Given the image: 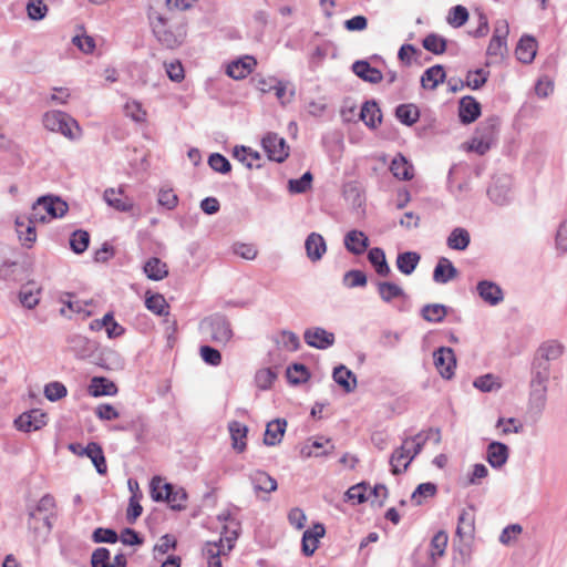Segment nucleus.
I'll return each mask as SVG.
<instances>
[{
    "mask_svg": "<svg viewBox=\"0 0 567 567\" xmlns=\"http://www.w3.org/2000/svg\"><path fill=\"white\" fill-rule=\"evenodd\" d=\"M421 257L415 251L401 252L396 257V267L403 275H411L419 265Z\"/></svg>",
    "mask_w": 567,
    "mask_h": 567,
    "instance_id": "obj_41",
    "label": "nucleus"
},
{
    "mask_svg": "<svg viewBox=\"0 0 567 567\" xmlns=\"http://www.w3.org/2000/svg\"><path fill=\"white\" fill-rule=\"evenodd\" d=\"M509 456V449L506 444L493 441L486 450V461L493 468L503 467Z\"/></svg>",
    "mask_w": 567,
    "mask_h": 567,
    "instance_id": "obj_18",
    "label": "nucleus"
},
{
    "mask_svg": "<svg viewBox=\"0 0 567 567\" xmlns=\"http://www.w3.org/2000/svg\"><path fill=\"white\" fill-rule=\"evenodd\" d=\"M287 379L292 384H300L306 382L309 378V372L303 364L295 363L287 369Z\"/></svg>",
    "mask_w": 567,
    "mask_h": 567,
    "instance_id": "obj_58",
    "label": "nucleus"
},
{
    "mask_svg": "<svg viewBox=\"0 0 567 567\" xmlns=\"http://www.w3.org/2000/svg\"><path fill=\"white\" fill-rule=\"evenodd\" d=\"M89 392L93 396L114 395L117 392V388L106 378L94 377L89 385Z\"/></svg>",
    "mask_w": 567,
    "mask_h": 567,
    "instance_id": "obj_35",
    "label": "nucleus"
},
{
    "mask_svg": "<svg viewBox=\"0 0 567 567\" xmlns=\"http://www.w3.org/2000/svg\"><path fill=\"white\" fill-rule=\"evenodd\" d=\"M55 499L51 494L43 495L34 507L28 508V516L35 518L37 515L51 518L54 516Z\"/></svg>",
    "mask_w": 567,
    "mask_h": 567,
    "instance_id": "obj_31",
    "label": "nucleus"
},
{
    "mask_svg": "<svg viewBox=\"0 0 567 567\" xmlns=\"http://www.w3.org/2000/svg\"><path fill=\"white\" fill-rule=\"evenodd\" d=\"M457 276V269L451 260L445 257L439 259L433 271V280L437 284H447Z\"/></svg>",
    "mask_w": 567,
    "mask_h": 567,
    "instance_id": "obj_29",
    "label": "nucleus"
},
{
    "mask_svg": "<svg viewBox=\"0 0 567 567\" xmlns=\"http://www.w3.org/2000/svg\"><path fill=\"white\" fill-rule=\"evenodd\" d=\"M344 246L353 255H361L369 246V239L363 231L350 230L344 236Z\"/></svg>",
    "mask_w": 567,
    "mask_h": 567,
    "instance_id": "obj_28",
    "label": "nucleus"
},
{
    "mask_svg": "<svg viewBox=\"0 0 567 567\" xmlns=\"http://www.w3.org/2000/svg\"><path fill=\"white\" fill-rule=\"evenodd\" d=\"M377 289L382 301L389 303L396 298L405 297V292L402 287L390 281H380L377 284Z\"/></svg>",
    "mask_w": 567,
    "mask_h": 567,
    "instance_id": "obj_39",
    "label": "nucleus"
},
{
    "mask_svg": "<svg viewBox=\"0 0 567 567\" xmlns=\"http://www.w3.org/2000/svg\"><path fill=\"white\" fill-rule=\"evenodd\" d=\"M353 73L363 81L372 84L380 83L383 79L382 72L370 65L368 61H355L352 64Z\"/></svg>",
    "mask_w": 567,
    "mask_h": 567,
    "instance_id": "obj_23",
    "label": "nucleus"
},
{
    "mask_svg": "<svg viewBox=\"0 0 567 567\" xmlns=\"http://www.w3.org/2000/svg\"><path fill=\"white\" fill-rule=\"evenodd\" d=\"M555 249L558 256L567 254V218L560 221L556 230Z\"/></svg>",
    "mask_w": 567,
    "mask_h": 567,
    "instance_id": "obj_55",
    "label": "nucleus"
},
{
    "mask_svg": "<svg viewBox=\"0 0 567 567\" xmlns=\"http://www.w3.org/2000/svg\"><path fill=\"white\" fill-rule=\"evenodd\" d=\"M390 171L394 177L401 181H410L414 176L413 165L401 154L392 159Z\"/></svg>",
    "mask_w": 567,
    "mask_h": 567,
    "instance_id": "obj_33",
    "label": "nucleus"
},
{
    "mask_svg": "<svg viewBox=\"0 0 567 567\" xmlns=\"http://www.w3.org/2000/svg\"><path fill=\"white\" fill-rule=\"evenodd\" d=\"M148 19L155 38L163 47L175 49L183 43L186 37L184 24L156 11L150 12Z\"/></svg>",
    "mask_w": 567,
    "mask_h": 567,
    "instance_id": "obj_1",
    "label": "nucleus"
},
{
    "mask_svg": "<svg viewBox=\"0 0 567 567\" xmlns=\"http://www.w3.org/2000/svg\"><path fill=\"white\" fill-rule=\"evenodd\" d=\"M35 223H40L39 220H33L32 215L20 216L16 219V228L17 234L23 246L31 247V245L37 239L35 233Z\"/></svg>",
    "mask_w": 567,
    "mask_h": 567,
    "instance_id": "obj_13",
    "label": "nucleus"
},
{
    "mask_svg": "<svg viewBox=\"0 0 567 567\" xmlns=\"http://www.w3.org/2000/svg\"><path fill=\"white\" fill-rule=\"evenodd\" d=\"M305 248L307 257L312 261L317 262L321 260L327 251V245L323 237L318 233H311L308 235L305 241Z\"/></svg>",
    "mask_w": 567,
    "mask_h": 567,
    "instance_id": "obj_19",
    "label": "nucleus"
},
{
    "mask_svg": "<svg viewBox=\"0 0 567 567\" xmlns=\"http://www.w3.org/2000/svg\"><path fill=\"white\" fill-rule=\"evenodd\" d=\"M87 456L96 468V472L101 475L107 472V465L102 447L95 443H89L85 449H82L81 456Z\"/></svg>",
    "mask_w": 567,
    "mask_h": 567,
    "instance_id": "obj_26",
    "label": "nucleus"
},
{
    "mask_svg": "<svg viewBox=\"0 0 567 567\" xmlns=\"http://www.w3.org/2000/svg\"><path fill=\"white\" fill-rule=\"evenodd\" d=\"M233 156L248 168H252L254 161L259 159V154L257 152H252L250 148L245 146H235Z\"/></svg>",
    "mask_w": 567,
    "mask_h": 567,
    "instance_id": "obj_56",
    "label": "nucleus"
},
{
    "mask_svg": "<svg viewBox=\"0 0 567 567\" xmlns=\"http://www.w3.org/2000/svg\"><path fill=\"white\" fill-rule=\"evenodd\" d=\"M445 80V70L442 65L436 64L427 70L421 76V85L426 90H434Z\"/></svg>",
    "mask_w": 567,
    "mask_h": 567,
    "instance_id": "obj_34",
    "label": "nucleus"
},
{
    "mask_svg": "<svg viewBox=\"0 0 567 567\" xmlns=\"http://www.w3.org/2000/svg\"><path fill=\"white\" fill-rule=\"evenodd\" d=\"M208 165L210 168L220 174H227L231 171L229 161L219 153H213L208 157Z\"/></svg>",
    "mask_w": 567,
    "mask_h": 567,
    "instance_id": "obj_63",
    "label": "nucleus"
},
{
    "mask_svg": "<svg viewBox=\"0 0 567 567\" xmlns=\"http://www.w3.org/2000/svg\"><path fill=\"white\" fill-rule=\"evenodd\" d=\"M410 447H406V444H401L400 447L395 449L390 457L391 472L394 475H399L406 471L410 463L413 460H410Z\"/></svg>",
    "mask_w": 567,
    "mask_h": 567,
    "instance_id": "obj_25",
    "label": "nucleus"
},
{
    "mask_svg": "<svg viewBox=\"0 0 567 567\" xmlns=\"http://www.w3.org/2000/svg\"><path fill=\"white\" fill-rule=\"evenodd\" d=\"M256 64L257 61L254 56L246 55L229 63L226 74L234 80H241L252 72Z\"/></svg>",
    "mask_w": 567,
    "mask_h": 567,
    "instance_id": "obj_17",
    "label": "nucleus"
},
{
    "mask_svg": "<svg viewBox=\"0 0 567 567\" xmlns=\"http://www.w3.org/2000/svg\"><path fill=\"white\" fill-rule=\"evenodd\" d=\"M536 49L537 44L535 39L529 35H524L516 47V58L523 63H530L535 59Z\"/></svg>",
    "mask_w": 567,
    "mask_h": 567,
    "instance_id": "obj_32",
    "label": "nucleus"
},
{
    "mask_svg": "<svg viewBox=\"0 0 567 567\" xmlns=\"http://www.w3.org/2000/svg\"><path fill=\"white\" fill-rule=\"evenodd\" d=\"M303 339L309 347L319 350L329 349L336 342L334 333L321 327L306 329L303 332Z\"/></svg>",
    "mask_w": 567,
    "mask_h": 567,
    "instance_id": "obj_10",
    "label": "nucleus"
},
{
    "mask_svg": "<svg viewBox=\"0 0 567 567\" xmlns=\"http://www.w3.org/2000/svg\"><path fill=\"white\" fill-rule=\"evenodd\" d=\"M277 342L280 347L289 351H297L300 347L299 337L295 332L288 330L280 332Z\"/></svg>",
    "mask_w": 567,
    "mask_h": 567,
    "instance_id": "obj_60",
    "label": "nucleus"
},
{
    "mask_svg": "<svg viewBox=\"0 0 567 567\" xmlns=\"http://www.w3.org/2000/svg\"><path fill=\"white\" fill-rule=\"evenodd\" d=\"M326 533L324 526L322 524H315L312 528L307 529L303 533L301 545H302V553L306 556H311L318 548L319 538L323 537Z\"/></svg>",
    "mask_w": 567,
    "mask_h": 567,
    "instance_id": "obj_20",
    "label": "nucleus"
},
{
    "mask_svg": "<svg viewBox=\"0 0 567 567\" xmlns=\"http://www.w3.org/2000/svg\"><path fill=\"white\" fill-rule=\"evenodd\" d=\"M488 198L498 206L508 204L512 199V178L509 175H495L487 188Z\"/></svg>",
    "mask_w": 567,
    "mask_h": 567,
    "instance_id": "obj_8",
    "label": "nucleus"
},
{
    "mask_svg": "<svg viewBox=\"0 0 567 567\" xmlns=\"http://www.w3.org/2000/svg\"><path fill=\"white\" fill-rule=\"evenodd\" d=\"M509 33V25L505 19H499L495 22L493 37L487 47V55L489 58L503 59L507 52V37Z\"/></svg>",
    "mask_w": 567,
    "mask_h": 567,
    "instance_id": "obj_7",
    "label": "nucleus"
},
{
    "mask_svg": "<svg viewBox=\"0 0 567 567\" xmlns=\"http://www.w3.org/2000/svg\"><path fill=\"white\" fill-rule=\"evenodd\" d=\"M447 315V308L441 303L425 305L421 310V316L429 322H441Z\"/></svg>",
    "mask_w": 567,
    "mask_h": 567,
    "instance_id": "obj_45",
    "label": "nucleus"
},
{
    "mask_svg": "<svg viewBox=\"0 0 567 567\" xmlns=\"http://www.w3.org/2000/svg\"><path fill=\"white\" fill-rule=\"evenodd\" d=\"M488 72L483 69H477L475 71H468L466 75V86L472 90L481 89L487 81Z\"/></svg>",
    "mask_w": 567,
    "mask_h": 567,
    "instance_id": "obj_62",
    "label": "nucleus"
},
{
    "mask_svg": "<svg viewBox=\"0 0 567 567\" xmlns=\"http://www.w3.org/2000/svg\"><path fill=\"white\" fill-rule=\"evenodd\" d=\"M68 344L71 352L79 359L90 358L95 351V344L89 338L81 334L68 337Z\"/></svg>",
    "mask_w": 567,
    "mask_h": 567,
    "instance_id": "obj_15",
    "label": "nucleus"
},
{
    "mask_svg": "<svg viewBox=\"0 0 567 567\" xmlns=\"http://www.w3.org/2000/svg\"><path fill=\"white\" fill-rule=\"evenodd\" d=\"M287 427V422L284 419H276L269 422L266 426L264 435V443L268 446L277 445L281 442Z\"/></svg>",
    "mask_w": 567,
    "mask_h": 567,
    "instance_id": "obj_27",
    "label": "nucleus"
},
{
    "mask_svg": "<svg viewBox=\"0 0 567 567\" xmlns=\"http://www.w3.org/2000/svg\"><path fill=\"white\" fill-rule=\"evenodd\" d=\"M121 195V190L116 192L114 188H107L104 192V199L109 206L120 212H130L133 208V203L127 198H122Z\"/></svg>",
    "mask_w": 567,
    "mask_h": 567,
    "instance_id": "obj_43",
    "label": "nucleus"
},
{
    "mask_svg": "<svg viewBox=\"0 0 567 567\" xmlns=\"http://www.w3.org/2000/svg\"><path fill=\"white\" fill-rule=\"evenodd\" d=\"M332 378L347 393L353 392L357 388L355 374L343 364L333 369Z\"/></svg>",
    "mask_w": 567,
    "mask_h": 567,
    "instance_id": "obj_24",
    "label": "nucleus"
},
{
    "mask_svg": "<svg viewBox=\"0 0 567 567\" xmlns=\"http://www.w3.org/2000/svg\"><path fill=\"white\" fill-rule=\"evenodd\" d=\"M342 282L347 288L364 287L367 285V276L361 270H349L343 275Z\"/></svg>",
    "mask_w": 567,
    "mask_h": 567,
    "instance_id": "obj_59",
    "label": "nucleus"
},
{
    "mask_svg": "<svg viewBox=\"0 0 567 567\" xmlns=\"http://www.w3.org/2000/svg\"><path fill=\"white\" fill-rule=\"evenodd\" d=\"M144 272L148 279L158 281L167 277L168 268L159 258L152 257L145 262Z\"/></svg>",
    "mask_w": 567,
    "mask_h": 567,
    "instance_id": "obj_36",
    "label": "nucleus"
},
{
    "mask_svg": "<svg viewBox=\"0 0 567 567\" xmlns=\"http://www.w3.org/2000/svg\"><path fill=\"white\" fill-rule=\"evenodd\" d=\"M437 492V487L434 483L427 482L420 484L411 495V501L415 505H421L423 499L433 497Z\"/></svg>",
    "mask_w": 567,
    "mask_h": 567,
    "instance_id": "obj_51",
    "label": "nucleus"
},
{
    "mask_svg": "<svg viewBox=\"0 0 567 567\" xmlns=\"http://www.w3.org/2000/svg\"><path fill=\"white\" fill-rule=\"evenodd\" d=\"M47 423V414L40 410H32L21 414L16 421V426L23 432L40 430Z\"/></svg>",
    "mask_w": 567,
    "mask_h": 567,
    "instance_id": "obj_12",
    "label": "nucleus"
},
{
    "mask_svg": "<svg viewBox=\"0 0 567 567\" xmlns=\"http://www.w3.org/2000/svg\"><path fill=\"white\" fill-rule=\"evenodd\" d=\"M90 244V235L85 230H75L70 238V246L71 249L75 254H82L84 252Z\"/></svg>",
    "mask_w": 567,
    "mask_h": 567,
    "instance_id": "obj_53",
    "label": "nucleus"
},
{
    "mask_svg": "<svg viewBox=\"0 0 567 567\" xmlns=\"http://www.w3.org/2000/svg\"><path fill=\"white\" fill-rule=\"evenodd\" d=\"M449 536L445 530H439L431 539V557L433 560L445 554Z\"/></svg>",
    "mask_w": 567,
    "mask_h": 567,
    "instance_id": "obj_50",
    "label": "nucleus"
},
{
    "mask_svg": "<svg viewBox=\"0 0 567 567\" xmlns=\"http://www.w3.org/2000/svg\"><path fill=\"white\" fill-rule=\"evenodd\" d=\"M145 306L150 311L154 312L157 316H163L167 313L168 305L165 298L159 293L147 296L145 299Z\"/></svg>",
    "mask_w": 567,
    "mask_h": 567,
    "instance_id": "obj_54",
    "label": "nucleus"
},
{
    "mask_svg": "<svg viewBox=\"0 0 567 567\" xmlns=\"http://www.w3.org/2000/svg\"><path fill=\"white\" fill-rule=\"evenodd\" d=\"M540 357L544 359L543 363L557 360L564 352V346L555 340L547 341L539 347Z\"/></svg>",
    "mask_w": 567,
    "mask_h": 567,
    "instance_id": "obj_47",
    "label": "nucleus"
},
{
    "mask_svg": "<svg viewBox=\"0 0 567 567\" xmlns=\"http://www.w3.org/2000/svg\"><path fill=\"white\" fill-rule=\"evenodd\" d=\"M228 427L233 440V447L238 452H243L246 449L245 439L248 432L247 426L240 422L233 421L229 423Z\"/></svg>",
    "mask_w": 567,
    "mask_h": 567,
    "instance_id": "obj_44",
    "label": "nucleus"
},
{
    "mask_svg": "<svg viewBox=\"0 0 567 567\" xmlns=\"http://www.w3.org/2000/svg\"><path fill=\"white\" fill-rule=\"evenodd\" d=\"M470 243V233L463 227L454 228L446 239L447 247L454 250H465Z\"/></svg>",
    "mask_w": 567,
    "mask_h": 567,
    "instance_id": "obj_37",
    "label": "nucleus"
},
{
    "mask_svg": "<svg viewBox=\"0 0 567 567\" xmlns=\"http://www.w3.org/2000/svg\"><path fill=\"white\" fill-rule=\"evenodd\" d=\"M27 524L29 530L33 533L35 539L45 538L52 529V524L49 517H43L40 515H37L35 518L28 516Z\"/></svg>",
    "mask_w": 567,
    "mask_h": 567,
    "instance_id": "obj_40",
    "label": "nucleus"
},
{
    "mask_svg": "<svg viewBox=\"0 0 567 567\" xmlns=\"http://www.w3.org/2000/svg\"><path fill=\"white\" fill-rule=\"evenodd\" d=\"M42 121L47 130L61 133L71 140L75 138L73 128L80 131L76 121L62 111H49L43 115Z\"/></svg>",
    "mask_w": 567,
    "mask_h": 567,
    "instance_id": "obj_6",
    "label": "nucleus"
},
{
    "mask_svg": "<svg viewBox=\"0 0 567 567\" xmlns=\"http://www.w3.org/2000/svg\"><path fill=\"white\" fill-rule=\"evenodd\" d=\"M312 182V175L310 172H306L298 179H290L288 182V189L292 194H301L310 188Z\"/></svg>",
    "mask_w": 567,
    "mask_h": 567,
    "instance_id": "obj_61",
    "label": "nucleus"
},
{
    "mask_svg": "<svg viewBox=\"0 0 567 567\" xmlns=\"http://www.w3.org/2000/svg\"><path fill=\"white\" fill-rule=\"evenodd\" d=\"M549 379V364L537 363L530 380L529 405L542 411L546 404L547 382Z\"/></svg>",
    "mask_w": 567,
    "mask_h": 567,
    "instance_id": "obj_4",
    "label": "nucleus"
},
{
    "mask_svg": "<svg viewBox=\"0 0 567 567\" xmlns=\"http://www.w3.org/2000/svg\"><path fill=\"white\" fill-rule=\"evenodd\" d=\"M199 328L204 334L218 344H226L234 336L229 320L220 313L203 319Z\"/></svg>",
    "mask_w": 567,
    "mask_h": 567,
    "instance_id": "obj_3",
    "label": "nucleus"
},
{
    "mask_svg": "<svg viewBox=\"0 0 567 567\" xmlns=\"http://www.w3.org/2000/svg\"><path fill=\"white\" fill-rule=\"evenodd\" d=\"M478 296L489 306H497L504 300L503 289L494 281L481 280L476 285Z\"/></svg>",
    "mask_w": 567,
    "mask_h": 567,
    "instance_id": "obj_14",
    "label": "nucleus"
},
{
    "mask_svg": "<svg viewBox=\"0 0 567 567\" xmlns=\"http://www.w3.org/2000/svg\"><path fill=\"white\" fill-rule=\"evenodd\" d=\"M262 147L271 161L284 162L289 155V147L284 137L276 133H268L262 138Z\"/></svg>",
    "mask_w": 567,
    "mask_h": 567,
    "instance_id": "obj_9",
    "label": "nucleus"
},
{
    "mask_svg": "<svg viewBox=\"0 0 567 567\" xmlns=\"http://www.w3.org/2000/svg\"><path fill=\"white\" fill-rule=\"evenodd\" d=\"M434 365L444 379H451L454 375L456 359L451 348L441 347L433 353Z\"/></svg>",
    "mask_w": 567,
    "mask_h": 567,
    "instance_id": "obj_11",
    "label": "nucleus"
},
{
    "mask_svg": "<svg viewBox=\"0 0 567 567\" xmlns=\"http://www.w3.org/2000/svg\"><path fill=\"white\" fill-rule=\"evenodd\" d=\"M498 126V117H488L485 121L481 122V124L476 128L475 136L494 143L497 136Z\"/></svg>",
    "mask_w": 567,
    "mask_h": 567,
    "instance_id": "obj_38",
    "label": "nucleus"
},
{
    "mask_svg": "<svg viewBox=\"0 0 567 567\" xmlns=\"http://www.w3.org/2000/svg\"><path fill=\"white\" fill-rule=\"evenodd\" d=\"M475 532V514L473 507L464 508L457 520L456 536L461 539L472 538Z\"/></svg>",
    "mask_w": 567,
    "mask_h": 567,
    "instance_id": "obj_21",
    "label": "nucleus"
},
{
    "mask_svg": "<svg viewBox=\"0 0 567 567\" xmlns=\"http://www.w3.org/2000/svg\"><path fill=\"white\" fill-rule=\"evenodd\" d=\"M151 495L155 502L165 501L174 511L185 508L187 493L184 488H176L169 483H165L159 476H155L151 481Z\"/></svg>",
    "mask_w": 567,
    "mask_h": 567,
    "instance_id": "obj_2",
    "label": "nucleus"
},
{
    "mask_svg": "<svg viewBox=\"0 0 567 567\" xmlns=\"http://www.w3.org/2000/svg\"><path fill=\"white\" fill-rule=\"evenodd\" d=\"M368 259L379 276L386 277L390 275L391 269L386 262L383 249L378 247L371 248L368 252Z\"/></svg>",
    "mask_w": 567,
    "mask_h": 567,
    "instance_id": "obj_42",
    "label": "nucleus"
},
{
    "mask_svg": "<svg viewBox=\"0 0 567 567\" xmlns=\"http://www.w3.org/2000/svg\"><path fill=\"white\" fill-rule=\"evenodd\" d=\"M218 518L223 520H229V524L224 527L221 538L223 542H227V550H231L234 547V542L238 537L239 524L235 519H229V515H219Z\"/></svg>",
    "mask_w": 567,
    "mask_h": 567,
    "instance_id": "obj_49",
    "label": "nucleus"
},
{
    "mask_svg": "<svg viewBox=\"0 0 567 567\" xmlns=\"http://www.w3.org/2000/svg\"><path fill=\"white\" fill-rule=\"evenodd\" d=\"M422 44L425 50L434 54H442L446 50V40L436 33L426 35Z\"/></svg>",
    "mask_w": 567,
    "mask_h": 567,
    "instance_id": "obj_52",
    "label": "nucleus"
},
{
    "mask_svg": "<svg viewBox=\"0 0 567 567\" xmlns=\"http://www.w3.org/2000/svg\"><path fill=\"white\" fill-rule=\"evenodd\" d=\"M481 115V104L471 95L463 96L458 103V117L463 124H471Z\"/></svg>",
    "mask_w": 567,
    "mask_h": 567,
    "instance_id": "obj_16",
    "label": "nucleus"
},
{
    "mask_svg": "<svg viewBox=\"0 0 567 567\" xmlns=\"http://www.w3.org/2000/svg\"><path fill=\"white\" fill-rule=\"evenodd\" d=\"M468 20V11L463 6H455L453 7L447 16V22L453 28H460L466 23Z\"/></svg>",
    "mask_w": 567,
    "mask_h": 567,
    "instance_id": "obj_57",
    "label": "nucleus"
},
{
    "mask_svg": "<svg viewBox=\"0 0 567 567\" xmlns=\"http://www.w3.org/2000/svg\"><path fill=\"white\" fill-rule=\"evenodd\" d=\"M249 481L254 487L255 493L264 492L271 493L278 487L277 481L268 473L257 470L249 474Z\"/></svg>",
    "mask_w": 567,
    "mask_h": 567,
    "instance_id": "obj_22",
    "label": "nucleus"
},
{
    "mask_svg": "<svg viewBox=\"0 0 567 567\" xmlns=\"http://www.w3.org/2000/svg\"><path fill=\"white\" fill-rule=\"evenodd\" d=\"M92 567H112L111 553L105 547L96 548L91 557Z\"/></svg>",
    "mask_w": 567,
    "mask_h": 567,
    "instance_id": "obj_64",
    "label": "nucleus"
},
{
    "mask_svg": "<svg viewBox=\"0 0 567 567\" xmlns=\"http://www.w3.org/2000/svg\"><path fill=\"white\" fill-rule=\"evenodd\" d=\"M395 115L401 123L411 126L417 122L420 112L413 104H401L396 107Z\"/></svg>",
    "mask_w": 567,
    "mask_h": 567,
    "instance_id": "obj_46",
    "label": "nucleus"
},
{
    "mask_svg": "<svg viewBox=\"0 0 567 567\" xmlns=\"http://www.w3.org/2000/svg\"><path fill=\"white\" fill-rule=\"evenodd\" d=\"M68 204L53 196H42L33 204L31 215L33 220L48 221L49 218L62 217L68 212Z\"/></svg>",
    "mask_w": 567,
    "mask_h": 567,
    "instance_id": "obj_5",
    "label": "nucleus"
},
{
    "mask_svg": "<svg viewBox=\"0 0 567 567\" xmlns=\"http://www.w3.org/2000/svg\"><path fill=\"white\" fill-rule=\"evenodd\" d=\"M473 385L482 392H493L502 388L499 378L492 373L476 378L473 382Z\"/></svg>",
    "mask_w": 567,
    "mask_h": 567,
    "instance_id": "obj_48",
    "label": "nucleus"
},
{
    "mask_svg": "<svg viewBox=\"0 0 567 567\" xmlns=\"http://www.w3.org/2000/svg\"><path fill=\"white\" fill-rule=\"evenodd\" d=\"M359 117L370 128H375L382 121L381 110L375 101H367L363 103Z\"/></svg>",
    "mask_w": 567,
    "mask_h": 567,
    "instance_id": "obj_30",
    "label": "nucleus"
}]
</instances>
